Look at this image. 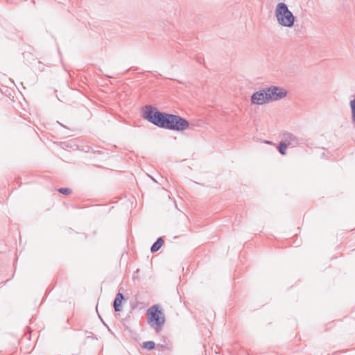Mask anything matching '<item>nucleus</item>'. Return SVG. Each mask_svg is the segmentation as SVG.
Masks as SVG:
<instances>
[{
    "mask_svg": "<svg viewBox=\"0 0 355 355\" xmlns=\"http://www.w3.org/2000/svg\"><path fill=\"white\" fill-rule=\"evenodd\" d=\"M165 348H166V347H165V346H164V345H163L158 344V345H157V349L158 350L163 351V350H164V349H165Z\"/></svg>",
    "mask_w": 355,
    "mask_h": 355,
    "instance_id": "obj_13",
    "label": "nucleus"
},
{
    "mask_svg": "<svg viewBox=\"0 0 355 355\" xmlns=\"http://www.w3.org/2000/svg\"><path fill=\"white\" fill-rule=\"evenodd\" d=\"M142 116L152 124L171 130L182 132L189 126V121L184 118L173 114L160 112L155 107L146 105Z\"/></svg>",
    "mask_w": 355,
    "mask_h": 355,
    "instance_id": "obj_1",
    "label": "nucleus"
},
{
    "mask_svg": "<svg viewBox=\"0 0 355 355\" xmlns=\"http://www.w3.org/2000/svg\"><path fill=\"white\" fill-rule=\"evenodd\" d=\"M99 318H101L100 316ZM101 321H102V322H104V320H103V319H101Z\"/></svg>",
    "mask_w": 355,
    "mask_h": 355,
    "instance_id": "obj_16",
    "label": "nucleus"
},
{
    "mask_svg": "<svg viewBox=\"0 0 355 355\" xmlns=\"http://www.w3.org/2000/svg\"><path fill=\"white\" fill-rule=\"evenodd\" d=\"M265 142H266V144H271V142H270V141H266Z\"/></svg>",
    "mask_w": 355,
    "mask_h": 355,
    "instance_id": "obj_14",
    "label": "nucleus"
},
{
    "mask_svg": "<svg viewBox=\"0 0 355 355\" xmlns=\"http://www.w3.org/2000/svg\"><path fill=\"white\" fill-rule=\"evenodd\" d=\"M164 239L162 237H159L157 241L153 244V245L150 248V251L152 252H155L158 251L160 248L164 244Z\"/></svg>",
    "mask_w": 355,
    "mask_h": 355,
    "instance_id": "obj_8",
    "label": "nucleus"
},
{
    "mask_svg": "<svg viewBox=\"0 0 355 355\" xmlns=\"http://www.w3.org/2000/svg\"><path fill=\"white\" fill-rule=\"evenodd\" d=\"M148 324L157 332L160 331L166 322L165 315L159 305L155 304L146 311Z\"/></svg>",
    "mask_w": 355,
    "mask_h": 355,
    "instance_id": "obj_2",
    "label": "nucleus"
},
{
    "mask_svg": "<svg viewBox=\"0 0 355 355\" xmlns=\"http://www.w3.org/2000/svg\"><path fill=\"white\" fill-rule=\"evenodd\" d=\"M282 140L291 147H295L299 144L297 137L288 132H286L282 135Z\"/></svg>",
    "mask_w": 355,
    "mask_h": 355,
    "instance_id": "obj_6",
    "label": "nucleus"
},
{
    "mask_svg": "<svg viewBox=\"0 0 355 355\" xmlns=\"http://www.w3.org/2000/svg\"><path fill=\"white\" fill-rule=\"evenodd\" d=\"M288 147V146L282 140L279 142L277 148L280 154H282V155H285L286 154V150Z\"/></svg>",
    "mask_w": 355,
    "mask_h": 355,
    "instance_id": "obj_9",
    "label": "nucleus"
},
{
    "mask_svg": "<svg viewBox=\"0 0 355 355\" xmlns=\"http://www.w3.org/2000/svg\"><path fill=\"white\" fill-rule=\"evenodd\" d=\"M251 103L254 105H263L268 102L266 89L254 92L251 96Z\"/></svg>",
    "mask_w": 355,
    "mask_h": 355,
    "instance_id": "obj_5",
    "label": "nucleus"
},
{
    "mask_svg": "<svg viewBox=\"0 0 355 355\" xmlns=\"http://www.w3.org/2000/svg\"><path fill=\"white\" fill-rule=\"evenodd\" d=\"M99 318H101L100 316ZM101 321H102V322H104V320H103V319H101Z\"/></svg>",
    "mask_w": 355,
    "mask_h": 355,
    "instance_id": "obj_15",
    "label": "nucleus"
},
{
    "mask_svg": "<svg viewBox=\"0 0 355 355\" xmlns=\"http://www.w3.org/2000/svg\"><path fill=\"white\" fill-rule=\"evenodd\" d=\"M124 297L122 293H118L115 297V299L113 302V306L114 311L118 312L121 311V302L123 300Z\"/></svg>",
    "mask_w": 355,
    "mask_h": 355,
    "instance_id": "obj_7",
    "label": "nucleus"
},
{
    "mask_svg": "<svg viewBox=\"0 0 355 355\" xmlns=\"http://www.w3.org/2000/svg\"><path fill=\"white\" fill-rule=\"evenodd\" d=\"M142 347L148 350H151L155 347V343L153 341L144 342Z\"/></svg>",
    "mask_w": 355,
    "mask_h": 355,
    "instance_id": "obj_10",
    "label": "nucleus"
},
{
    "mask_svg": "<svg viewBox=\"0 0 355 355\" xmlns=\"http://www.w3.org/2000/svg\"><path fill=\"white\" fill-rule=\"evenodd\" d=\"M266 89L268 102L281 100L287 94V91L286 89L277 86H271Z\"/></svg>",
    "mask_w": 355,
    "mask_h": 355,
    "instance_id": "obj_4",
    "label": "nucleus"
},
{
    "mask_svg": "<svg viewBox=\"0 0 355 355\" xmlns=\"http://www.w3.org/2000/svg\"><path fill=\"white\" fill-rule=\"evenodd\" d=\"M275 15L279 25L288 28L294 25L295 17L285 3L281 2L277 5Z\"/></svg>",
    "mask_w": 355,
    "mask_h": 355,
    "instance_id": "obj_3",
    "label": "nucleus"
},
{
    "mask_svg": "<svg viewBox=\"0 0 355 355\" xmlns=\"http://www.w3.org/2000/svg\"><path fill=\"white\" fill-rule=\"evenodd\" d=\"M350 107L352 110V122L355 124V98L350 101Z\"/></svg>",
    "mask_w": 355,
    "mask_h": 355,
    "instance_id": "obj_11",
    "label": "nucleus"
},
{
    "mask_svg": "<svg viewBox=\"0 0 355 355\" xmlns=\"http://www.w3.org/2000/svg\"><path fill=\"white\" fill-rule=\"evenodd\" d=\"M58 192L63 195H69L71 193V190L68 188H60Z\"/></svg>",
    "mask_w": 355,
    "mask_h": 355,
    "instance_id": "obj_12",
    "label": "nucleus"
}]
</instances>
